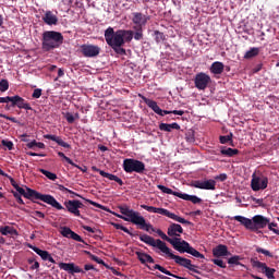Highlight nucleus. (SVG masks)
<instances>
[{"instance_id":"obj_1","label":"nucleus","mask_w":279,"mask_h":279,"mask_svg":"<svg viewBox=\"0 0 279 279\" xmlns=\"http://www.w3.org/2000/svg\"><path fill=\"white\" fill-rule=\"evenodd\" d=\"M135 31L130 29H118L114 32V28L109 26L105 31V40L111 49L118 54V56H126V51L123 48V45L125 43H132V40H143V27H134Z\"/></svg>"},{"instance_id":"obj_2","label":"nucleus","mask_w":279,"mask_h":279,"mask_svg":"<svg viewBox=\"0 0 279 279\" xmlns=\"http://www.w3.org/2000/svg\"><path fill=\"white\" fill-rule=\"evenodd\" d=\"M140 241L146 243V245H150V247H157L162 252V254H167L171 260H174L177 265L180 267H184L189 269V271H193V274H202V271L197 270L198 266L194 265L191 259L182 257L180 255H175L171 252V248L167 246V243L162 242L160 239H154L151 235L142 234L140 235Z\"/></svg>"},{"instance_id":"obj_3","label":"nucleus","mask_w":279,"mask_h":279,"mask_svg":"<svg viewBox=\"0 0 279 279\" xmlns=\"http://www.w3.org/2000/svg\"><path fill=\"white\" fill-rule=\"evenodd\" d=\"M119 210L121 215L114 214L119 219H123V221H130L134 226H138L140 230H145L146 232H156V229L151 223H147L145 217L141 216V213L134 211L128 205L119 206Z\"/></svg>"},{"instance_id":"obj_4","label":"nucleus","mask_w":279,"mask_h":279,"mask_svg":"<svg viewBox=\"0 0 279 279\" xmlns=\"http://www.w3.org/2000/svg\"><path fill=\"white\" fill-rule=\"evenodd\" d=\"M153 232H157L158 236H160V239H162V241H167V243H170V245H172V247L174 250H177V252H180V254H191V256H194V258H202V259L206 258V256H204V254L199 253V251H197L193 246H191V244L189 242H186L185 240H182L180 238L171 239V238H169V235H167L160 229H158L157 231L155 230Z\"/></svg>"},{"instance_id":"obj_5","label":"nucleus","mask_w":279,"mask_h":279,"mask_svg":"<svg viewBox=\"0 0 279 279\" xmlns=\"http://www.w3.org/2000/svg\"><path fill=\"white\" fill-rule=\"evenodd\" d=\"M15 191H17V194L23 195V197L31 199V202H34L35 204L36 199H39L40 202L52 206V208H56L57 210H64L62 204H60L56 197L51 196L50 194H40V192L32 190L31 187H26L25 191V189L21 187L20 185L16 186Z\"/></svg>"},{"instance_id":"obj_6","label":"nucleus","mask_w":279,"mask_h":279,"mask_svg":"<svg viewBox=\"0 0 279 279\" xmlns=\"http://www.w3.org/2000/svg\"><path fill=\"white\" fill-rule=\"evenodd\" d=\"M62 43H64L62 33L56 31H46L43 33L41 49H44V51L58 49Z\"/></svg>"},{"instance_id":"obj_7","label":"nucleus","mask_w":279,"mask_h":279,"mask_svg":"<svg viewBox=\"0 0 279 279\" xmlns=\"http://www.w3.org/2000/svg\"><path fill=\"white\" fill-rule=\"evenodd\" d=\"M141 208H143L144 210H147V213H155L157 215H163V217H168L169 219H172L173 221H178V223L191 226V221L169 211L166 208L154 207V206H149V205H141Z\"/></svg>"},{"instance_id":"obj_8","label":"nucleus","mask_w":279,"mask_h":279,"mask_svg":"<svg viewBox=\"0 0 279 279\" xmlns=\"http://www.w3.org/2000/svg\"><path fill=\"white\" fill-rule=\"evenodd\" d=\"M138 97L143 99L144 104H146V106H148V108H150V110H153L155 114H159V117H165V114H178L179 117H182L184 114V110H173V111L162 110L158 106V102L143 96L142 94H138Z\"/></svg>"},{"instance_id":"obj_9","label":"nucleus","mask_w":279,"mask_h":279,"mask_svg":"<svg viewBox=\"0 0 279 279\" xmlns=\"http://www.w3.org/2000/svg\"><path fill=\"white\" fill-rule=\"evenodd\" d=\"M157 189L166 195H174V197H179L180 199H184L185 202H192V204H202V198L197 197L196 195H189L181 192H175L165 185H157Z\"/></svg>"},{"instance_id":"obj_10","label":"nucleus","mask_w":279,"mask_h":279,"mask_svg":"<svg viewBox=\"0 0 279 279\" xmlns=\"http://www.w3.org/2000/svg\"><path fill=\"white\" fill-rule=\"evenodd\" d=\"M122 167L125 173H145V162L137 159H124Z\"/></svg>"},{"instance_id":"obj_11","label":"nucleus","mask_w":279,"mask_h":279,"mask_svg":"<svg viewBox=\"0 0 279 279\" xmlns=\"http://www.w3.org/2000/svg\"><path fill=\"white\" fill-rule=\"evenodd\" d=\"M81 53L84 58H97L101 53V48L99 46L84 44L81 46Z\"/></svg>"},{"instance_id":"obj_12","label":"nucleus","mask_w":279,"mask_h":279,"mask_svg":"<svg viewBox=\"0 0 279 279\" xmlns=\"http://www.w3.org/2000/svg\"><path fill=\"white\" fill-rule=\"evenodd\" d=\"M210 82H211L210 75H208L204 72L196 74V76L194 78L195 87L198 90H206V88H208V84H210Z\"/></svg>"},{"instance_id":"obj_13","label":"nucleus","mask_w":279,"mask_h":279,"mask_svg":"<svg viewBox=\"0 0 279 279\" xmlns=\"http://www.w3.org/2000/svg\"><path fill=\"white\" fill-rule=\"evenodd\" d=\"M267 184H269V180L266 177H257L256 174H253L251 181V189L253 191H265Z\"/></svg>"},{"instance_id":"obj_14","label":"nucleus","mask_w":279,"mask_h":279,"mask_svg":"<svg viewBox=\"0 0 279 279\" xmlns=\"http://www.w3.org/2000/svg\"><path fill=\"white\" fill-rule=\"evenodd\" d=\"M251 263H252L253 267H255L256 269H260L263 271V274H265L268 279H276V277L274 276L276 274L275 268H269L267 266V264H265L263 262H258L256 259H251Z\"/></svg>"},{"instance_id":"obj_15","label":"nucleus","mask_w":279,"mask_h":279,"mask_svg":"<svg viewBox=\"0 0 279 279\" xmlns=\"http://www.w3.org/2000/svg\"><path fill=\"white\" fill-rule=\"evenodd\" d=\"M191 186H193L194 189H201L204 191H215L216 186H217V181L210 179V180H205V181H193L191 183Z\"/></svg>"},{"instance_id":"obj_16","label":"nucleus","mask_w":279,"mask_h":279,"mask_svg":"<svg viewBox=\"0 0 279 279\" xmlns=\"http://www.w3.org/2000/svg\"><path fill=\"white\" fill-rule=\"evenodd\" d=\"M11 108H19L20 110H32V105L23 97L15 95L11 96Z\"/></svg>"},{"instance_id":"obj_17","label":"nucleus","mask_w":279,"mask_h":279,"mask_svg":"<svg viewBox=\"0 0 279 279\" xmlns=\"http://www.w3.org/2000/svg\"><path fill=\"white\" fill-rule=\"evenodd\" d=\"M132 23H134L135 26L133 27H145L147 25V22L149 21V15H145L141 12H133L132 13Z\"/></svg>"},{"instance_id":"obj_18","label":"nucleus","mask_w":279,"mask_h":279,"mask_svg":"<svg viewBox=\"0 0 279 279\" xmlns=\"http://www.w3.org/2000/svg\"><path fill=\"white\" fill-rule=\"evenodd\" d=\"M269 219L265 216L256 215L253 217V232H258L263 228H267Z\"/></svg>"},{"instance_id":"obj_19","label":"nucleus","mask_w":279,"mask_h":279,"mask_svg":"<svg viewBox=\"0 0 279 279\" xmlns=\"http://www.w3.org/2000/svg\"><path fill=\"white\" fill-rule=\"evenodd\" d=\"M59 268L63 269V271H68L71 276L74 274H85L84 269L76 266L74 263H59Z\"/></svg>"},{"instance_id":"obj_20","label":"nucleus","mask_w":279,"mask_h":279,"mask_svg":"<svg viewBox=\"0 0 279 279\" xmlns=\"http://www.w3.org/2000/svg\"><path fill=\"white\" fill-rule=\"evenodd\" d=\"M92 171H96L97 173H99L102 178H107V180H111L113 182H117L119 184V186H123V180H121V178L112 174V173H108L99 168H97L96 166L92 167Z\"/></svg>"},{"instance_id":"obj_21","label":"nucleus","mask_w":279,"mask_h":279,"mask_svg":"<svg viewBox=\"0 0 279 279\" xmlns=\"http://www.w3.org/2000/svg\"><path fill=\"white\" fill-rule=\"evenodd\" d=\"M61 234L65 239H72L73 241H77L78 243H84V239H82L80 234L75 233V231L71 230V228L69 227H62Z\"/></svg>"},{"instance_id":"obj_22","label":"nucleus","mask_w":279,"mask_h":279,"mask_svg":"<svg viewBox=\"0 0 279 279\" xmlns=\"http://www.w3.org/2000/svg\"><path fill=\"white\" fill-rule=\"evenodd\" d=\"M213 256H215V258H221L223 256H232V253L228 251L227 245L219 244L215 248H213Z\"/></svg>"},{"instance_id":"obj_23","label":"nucleus","mask_w":279,"mask_h":279,"mask_svg":"<svg viewBox=\"0 0 279 279\" xmlns=\"http://www.w3.org/2000/svg\"><path fill=\"white\" fill-rule=\"evenodd\" d=\"M183 233H184V229L182 228L181 225L172 222L168 227V231H167L168 236H175V239H178V236H180Z\"/></svg>"},{"instance_id":"obj_24","label":"nucleus","mask_w":279,"mask_h":279,"mask_svg":"<svg viewBox=\"0 0 279 279\" xmlns=\"http://www.w3.org/2000/svg\"><path fill=\"white\" fill-rule=\"evenodd\" d=\"M64 206H65L68 213H71L75 217H82V214L80 213V210L77 208V199L65 201Z\"/></svg>"},{"instance_id":"obj_25","label":"nucleus","mask_w":279,"mask_h":279,"mask_svg":"<svg viewBox=\"0 0 279 279\" xmlns=\"http://www.w3.org/2000/svg\"><path fill=\"white\" fill-rule=\"evenodd\" d=\"M44 138H47V141H53L60 147H64L65 149H71V144L63 142L62 137H60V136L46 134V135H44Z\"/></svg>"},{"instance_id":"obj_26","label":"nucleus","mask_w":279,"mask_h":279,"mask_svg":"<svg viewBox=\"0 0 279 279\" xmlns=\"http://www.w3.org/2000/svg\"><path fill=\"white\" fill-rule=\"evenodd\" d=\"M234 221H239V223H241V226H244V228H246V230H251L253 232V218H245L244 216H234L233 217Z\"/></svg>"},{"instance_id":"obj_27","label":"nucleus","mask_w":279,"mask_h":279,"mask_svg":"<svg viewBox=\"0 0 279 279\" xmlns=\"http://www.w3.org/2000/svg\"><path fill=\"white\" fill-rule=\"evenodd\" d=\"M135 255L137 256V259L140 260V263H142V265H146V263H150V264L156 263L154 257H151V255H149L147 253L137 251V252H135Z\"/></svg>"},{"instance_id":"obj_28","label":"nucleus","mask_w":279,"mask_h":279,"mask_svg":"<svg viewBox=\"0 0 279 279\" xmlns=\"http://www.w3.org/2000/svg\"><path fill=\"white\" fill-rule=\"evenodd\" d=\"M43 21L46 23V25H58V16L51 11H47L45 13Z\"/></svg>"},{"instance_id":"obj_29","label":"nucleus","mask_w":279,"mask_h":279,"mask_svg":"<svg viewBox=\"0 0 279 279\" xmlns=\"http://www.w3.org/2000/svg\"><path fill=\"white\" fill-rule=\"evenodd\" d=\"M160 132H171L172 130H180V124L178 122L169 123H160L159 124Z\"/></svg>"},{"instance_id":"obj_30","label":"nucleus","mask_w":279,"mask_h":279,"mask_svg":"<svg viewBox=\"0 0 279 279\" xmlns=\"http://www.w3.org/2000/svg\"><path fill=\"white\" fill-rule=\"evenodd\" d=\"M225 65L222 62L216 61L210 66V73L214 75H221L223 73Z\"/></svg>"},{"instance_id":"obj_31","label":"nucleus","mask_w":279,"mask_h":279,"mask_svg":"<svg viewBox=\"0 0 279 279\" xmlns=\"http://www.w3.org/2000/svg\"><path fill=\"white\" fill-rule=\"evenodd\" d=\"M0 234H2L3 236H8V234L19 236V231H16V229L10 226H4V227H0Z\"/></svg>"},{"instance_id":"obj_32","label":"nucleus","mask_w":279,"mask_h":279,"mask_svg":"<svg viewBox=\"0 0 279 279\" xmlns=\"http://www.w3.org/2000/svg\"><path fill=\"white\" fill-rule=\"evenodd\" d=\"M220 154L222 156H228V158H232L234 156H238L239 149L221 147Z\"/></svg>"},{"instance_id":"obj_33","label":"nucleus","mask_w":279,"mask_h":279,"mask_svg":"<svg viewBox=\"0 0 279 279\" xmlns=\"http://www.w3.org/2000/svg\"><path fill=\"white\" fill-rule=\"evenodd\" d=\"M260 53V48L253 47L244 54V60H252V58H256Z\"/></svg>"},{"instance_id":"obj_34","label":"nucleus","mask_w":279,"mask_h":279,"mask_svg":"<svg viewBox=\"0 0 279 279\" xmlns=\"http://www.w3.org/2000/svg\"><path fill=\"white\" fill-rule=\"evenodd\" d=\"M234 134L232 133H229V135H221L219 137V141L221 143V145H226L227 143H230L231 147H234V144H233V138Z\"/></svg>"},{"instance_id":"obj_35","label":"nucleus","mask_w":279,"mask_h":279,"mask_svg":"<svg viewBox=\"0 0 279 279\" xmlns=\"http://www.w3.org/2000/svg\"><path fill=\"white\" fill-rule=\"evenodd\" d=\"M31 250H33L35 254H38V256H40V258H43L44 260H47V258L49 257V253L47 251L40 250L37 246H31Z\"/></svg>"},{"instance_id":"obj_36","label":"nucleus","mask_w":279,"mask_h":279,"mask_svg":"<svg viewBox=\"0 0 279 279\" xmlns=\"http://www.w3.org/2000/svg\"><path fill=\"white\" fill-rule=\"evenodd\" d=\"M39 173H43V175H46V178H48V180H52V182H56V180H58V174L50 172L49 170H45V169H39Z\"/></svg>"},{"instance_id":"obj_37","label":"nucleus","mask_w":279,"mask_h":279,"mask_svg":"<svg viewBox=\"0 0 279 279\" xmlns=\"http://www.w3.org/2000/svg\"><path fill=\"white\" fill-rule=\"evenodd\" d=\"M241 260H243V258L241 256L234 255L228 259V264L229 265H240V267H245V265L241 264Z\"/></svg>"},{"instance_id":"obj_38","label":"nucleus","mask_w":279,"mask_h":279,"mask_svg":"<svg viewBox=\"0 0 279 279\" xmlns=\"http://www.w3.org/2000/svg\"><path fill=\"white\" fill-rule=\"evenodd\" d=\"M154 36H155V41L157 44L162 43L163 40H167V37L165 36V33H162L160 31H155Z\"/></svg>"},{"instance_id":"obj_39","label":"nucleus","mask_w":279,"mask_h":279,"mask_svg":"<svg viewBox=\"0 0 279 279\" xmlns=\"http://www.w3.org/2000/svg\"><path fill=\"white\" fill-rule=\"evenodd\" d=\"M85 254L90 258V260H94L95 263H98V265H106L104 259L99 258L97 255H93L89 251H85Z\"/></svg>"},{"instance_id":"obj_40","label":"nucleus","mask_w":279,"mask_h":279,"mask_svg":"<svg viewBox=\"0 0 279 279\" xmlns=\"http://www.w3.org/2000/svg\"><path fill=\"white\" fill-rule=\"evenodd\" d=\"M58 156H59V158H63L65 160V162H68V165H71L72 167L80 169V166H77L75 162H73L71 160V158L66 157V155H64V153L58 151Z\"/></svg>"},{"instance_id":"obj_41","label":"nucleus","mask_w":279,"mask_h":279,"mask_svg":"<svg viewBox=\"0 0 279 279\" xmlns=\"http://www.w3.org/2000/svg\"><path fill=\"white\" fill-rule=\"evenodd\" d=\"M8 88H10V83L8 82V80H1L0 81V92L1 93H5V90H8Z\"/></svg>"},{"instance_id":"obj_42","label":"nucleus","mask_w":279,"mask_h":279,"mask_svg":"<svg viewBox=\"0 0 279 279\" xmlns=\"http://www.w3.org/2000/svg\"><path fill=\"white\" fill-rule=\"evenodd\" d=\"M257 254H264V256H268L269 258H272L274 255L268 250L262 248L259 246L256 247Z\"/></svg>"},{"instance_id":"obj_43","label":"nucleus","mask_w":279,"mask_h":279,"mask_svg":"<svg viewBox=\"0 0 279 279\" xmlns=\"http://www.w3.org/2000/svg\"><path fill=\"white\" fill-rule=\"evenodd\" d=\"M1 144L3 147H7L9 151H12L14 149V143H12V141L2 140Z\"/></svg>"},{"instance_id":"obj_44","label":"nucleus","mask_w":279,"mask_h":279,"mask_svg":"<svg viewBox=\"0 0 279 279\" xmlns=\"http://www.w3.org/2000/svg\"><path fill=\"white\" fill-rule=\"evenodd\" d=\"M211 263H214V265H217V267H220V269H226V264L223 263V259H211Z\"/></svg>"},{"instance_id":"obj_45","label":"nucleus","mask_w":279,"mask_h":279,"mask_svg":"<svg viewBox=\"0 0 279 279\" xmlns=\"http://www.w3.org/2000/svg\"><path fill=\"white\" fill-rule=\"evenodd\" d=\"M33 99H40L43 97V89L36 88L32 94Z\"/></svg>"},{"instance_id":"obj_46","label":"nucleus","mask_w":279,"mask_h":279,"mask_svg":"<svg viewBox=\"0 0 279 279\" xmlns=\"http://www.w3.org/2000/svg\"><path fill=\"white\" fill-rule=\"evenodd\" d=\"M65 119H66L68 123H70V124L75 123V116L72 114L71 112L65 113Z\"/></svg>"},{"instance_id":"obj_47","label":"nucleus","mask_w":279,"mask_h":279,"mask_svg":"<svg viewBox=\"0 0 279 279\" xmlns=\"http://www.w3.org/2000/svg\"><path fill=\"white\" fill-rule=\"evenodd\" d=\"M0 118L7 119V121H12V123H19V120H16V118L10 117V116L3 114V113H0Z\"/></svg>"},{"instance_id":"obj_48","label":"nucleus","mask_w":279,"mask_h":279,"mask_svg":"<svg viewBox=\"0 0 279 279\" xmlns=\"http://www.w3.org/2000/svg\"><path fill=\"white\" fill-rule=\"evenodd\" d=\"M215 180H219V182H226V180H228V174L221 173L219 175H216Z\"/></svg>"},{"instance_id":"obj_49","label":"nucleus","mask_w":279,"mask_h":279,"mask_svg":"<svg viewBox=\"0 0 279 279\" xmlns=\"http://www.w3.org/2000/svg\"><path fill=\"white\" fill-rule=\"evenodd\" d=\"M13 196L15 197L17 204L25 205V202H23V198L21 197V194L14 192Z\"/></svg>"},{"instance_id":"obj_50","label":"nucleus","mask_w":279,"mask_h":279,"mask_svg":"<svg viewBox=\"0 0 279 279\" xmlns=\"http://www.w3.org/2000/svg\"><path fill=\"white\" fill-rule=\"evenodd\" d=\"M12 101V96L0 97V104H10Z\"/></svg>"},{"instance_id":"obj_51","label":"nucleus","mask_w":279,"mask_h":279,"mask_svg":"<svg viewBox=\"0 0 279 279\" xmlns=\"http://www.w3.org/2000/svg\"><path fill=\"white\" fill-rule=\"evenodd\" d=\"M85 202H87L88 204H90L92 206H95L96 208H101L104 210V206L98 204V203H95L94 201H90V199H85Z\"/></svg>"},{"instance_id":"obj_52","label":"nucleus","mask_w":279,"mask_h":279,"mask_svg":"<svg viewBox=\"0 0 279 279\" xmlns=\"http://www.w3.org/2000/svg\"><path fill=\"white\" fill-rule=\"evenodd\" d=\"M38 142H36V140L32 141L31 143L26 144V147H28V149H34V147H37Z\"/></svg>"},{"instance_id":"obj_53","label":"nucleus","mask_w":279,"mask_h":279,"mask_svg":"<svg viewBox=\"0 0 279 279\" xmlns=\"http://www.w3.org/2000/svg\"><path fill=\"white\" fill-rule=\"evenodd\" d=\"M84 269H85V271H90V270L97 271V269H95V266L90 265V264H86L84 266Z\"/></svg>"},{"instance_id":"obj_54","label":"nucleus","mask_w":279,"mask_h":279,"mask_svg":"<svg viewBox=\"0 0 279 279\" xmlns=\"http://www.w3.org/2000/svg\"><path fill=\"white\" fill-rule=\"evenodd\" d=\"M83 230H86L87 232H90L92 234H95L96 230L93 229V227L88 226H82Z\"/></svg>"},{"instance_id":"obj_55","label":"nucleus","mask_w":279,"mask_h":279,"mask_svg":"<svg viewBox=\"0 0 279 279\" xmlns=\"http://www.w3.org/2000/svg\"><path fill=\"white\" fill-rule=\"evenodd\" d=\"M68 193H70V197L72 199L75 198V197H81L82 199H84V197H82V195H80V194H77V193H75V192H73L71 190Z\"/></svg>"},{"instance_id":"obj_56","label":"nucleus","mask_w":279,"mask_h":279,"mask_svg":"<svg viewBox=\"0 0 279 279\" xmlns=\"http://www.w3.org/2000/svg\"><path fill=\"white\" fill-rule=\"evenodd\" d=\"M27 156H39V158H45V156H47V155H45V154H37V153H34V151H28L27 153Z\"/></svg>"},{"instance_id":"obj_57","label":"nucleus","mask_w":279,"mask_h":279,"mask_svg":"<svg viewBox=\"0 0 279 279\" xmlns=\"http://www.w3.org/2000/svg\"><path fill=\"white\" fill-rule=\"evenodd\" d=\"M275 228H278V223L276 222H268V229L274 232V230H276Z\"/></svg>"},{"instance_id":"obj_58","label":"nucleus","mask_w":279,"mask_h":279,"mask_svg":"<svg viewBox=\"0 0 279 279\" xmlns=\"http://www.w3.org/2000/svg\"><path fill=\"white\" fill-rule=\"evenodd\" d=\"M209 154H210L211 156H220L221 150H219V149H211V150H209Z\"/></svg>"},{"instance_id":"obj_59","label":"nucleus","mask_w":279,"mask_h":279,"mask_svg":"<svg viewBox=\"0 0 279 279\" xmlns=\"http://www.w3.org/2000/svg\"><path fill=\"white\" fill-rule=\"evenodd\" d=\"M121 230H122V232H125V233L129 234L130 236H134V233H132L131 230L128 229L126 227H123V226H122V229H121Z\"/></svg>"},{"instance_id":"obj_60","label":"nucleus","mask_w":279,"mask_h":279,"mask_svg":"<svg viewBox=\"0 0 279 279\" xmlns=\"http://www.w3.org/2000/svg\"><path fill=\"white\" fill-rule=\"evenodd\" d=\"M121 230H122V232H125V233L129 234L130 236H134V233H132L131 230L128 229L126 227H123V226H122V229H121Z\"/></svg>"},{"instance_id":"obj_61","label":"nucleus","mask_w":279,"mask_h":279,"mask_svg":"<svg viewBox=\"0 0 279 279\" xmlns=\"http://www.w3.org/2000/svg\"><path fill=\"white\" fill-rule=\"evenodd\" d=\"M59 191H62V193H69L71 190L68 187H64V185H58Z\"/></svg>"},{"instance_id":"obj_62","label":"nucleus","mask_w":279,"mask_h":279,"mask_svg":"<svg viewBox=\"0 0 279 279\" xmlns=\"http://www.w3.org/2000/svg\"><path fill=\"white\" fill-rule=\"evenodd\" d=\"M34 215H35V217H38L39 219H45V215L43 214V211H35Z\"/></svg>"},{"instance_id":"obj_63","label":"nucleus","mask_w":279,"mask_h":279,"mask_svg":"<svg viewBox=\"0 0 279 279\" xmlns=\"http://www.w3.org/2000/svg\"><path fill=\"white\" fill-rule=\"evenodd\" d=\"M31 269H40V263H38L37 260L31 266Z\"/></svg>"},{"instance_id":"obj_64","label":"nucleus","mask_w":279,"mask_h":279,"mask_svg":"<svg viewBox=\"0 0 279 279\" xmlns=\"http://www.w3.org/2000/svg\"><path fill=\"white\" fill-rule=\"evenodd\" d=\"M10 182H11V186H13L16 190V186H19L16 184V181L13 178H10Z\"/></svg>"}]
</instances>
